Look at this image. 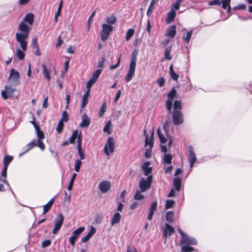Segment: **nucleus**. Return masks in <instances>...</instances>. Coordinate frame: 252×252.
<instances>
[{
	"mask_svg": "<svg viewBox=\"0 0 252 252\" xmlns=\"http://www.w3.org/2000/svg\"><path fill=\"white\" fill-rule=\"evenodd\" d=\"M152 182V176L149 175L146 179L142 178L139 182V186L140 190L142 192L145 191L146 190L150 188Z\"/></svg>",
	"mask_w": 252,
	"mask_h": 252,
	"instance_id": "4",
	"label": "nucleus"
},
{
	"mask_svg": "<svg viewBox=\"0 0 252 252\" xmlns=\"http://www.w3.org/2000/svg\"><path fill=\"white\" fill-rule=\"evenodd\" d=\"M137 55V51H133L132 53L131 56L130 64L136 65Z\"/></svg>",
	"mask_w": 252,
	"mask_h": 252,
	"instance_id": "42",
	"label": "nucleus"
},
{
	"mask_svg": "<svg viewBox=\"0 0 252 252\" xmlns=\"http://www.w3.org/2000/svg\"><path fill=\"white\" fill-rule=\"evenodd\" d=\"M64 220V217L63 214H59L57 217L55 219V226L53 229V234H56L61 228Z\"/></svg>",
	"mask_w": 252,
	"mask_h": 252,
	"instance_id": "7",
	"label": "nucleus"
},
{
	"mask_svg": "<svg viewBox=\"0 0 252 252\" xmlns=\"http://www.w3.org/2000/svg\"><path fill=\"white\" fill-rule=\"evenodd\" d=\"M174 217V212L173 211H167L165 214V219L168 223H171L173 221Z\"/></svg>",
	"mask_w": 252,
	"mask_h": 252,
	"instance_id": "32",
	"label": "nucleus"
},
{
	"mask_svg": "<svg viewBox=\"0 0 252 252\" xmlns=\"http://www.w3.org/2000/svg\"><path fill=\"white\" fill-rule=\"evenodd\" d=\"M96 81L91 78L87 83V90H90L93 85L96 82Z\"/></svg>",
	"mask_w": 252,
	"mask_h": 252,
	"instance_id": "50",
	"label": "nucleus"
},
{
	"mask_svg": "<svg viewBox=\"0 0 252 252\" xmlns=\"http://www.w3.org/2000/svg\"><path fill=\"white\" fill-rule=\"evenodd\" d=\"M111 187V184L110 181H103L98 185V189L102 193H105L109 190Z\"/></svg>",
	"mask_w": 252,
	"mask_h": 252,
	"instance_id": "11",
	"label": "nucleus"
},
{
	"mask_svg": "<svg viewBox=\"0 0 252 252\" xmlns=\"http://www.w3.org/2000/svg\"><path fill=\"white\" fill-rule=\"evenodd\" d=\"M35 146H36L35 141V140L32 141V142H31L30 143H29L27 145V146L28 147V149L25 152H24L23 153L20 154L19 156H21L25 153L28 152L29 150L32 149V148H33Z\"/></svg>",
	"mask_w": 252,
	"mask_h": 252,
	"instance_id": "41",
	"label": "nucleus"
},
{
	"mask_svg": "<svg viewBox=\"0 0 252 252\" xmlns=\"http://www.w3.org/2000/svg\"><path fill=\"white\" fill-rule=\"evenodd\" d=\"M144 196L142 195L139 190H137L134 196V199L136 200H140L144 198Z\"/></svg>",
	"mask_w": 252,
	"mask_h": 252,
	"instance_id": "51",
	"label": "nucleus"
},
{
	"mask_svg": "<svg viewBox=\"0 0 252 252\" xmlns=\"http://www.w3.org/2000/svg\"><path fill=\"white\" fill-rule=\"evenodd\" d=\"M41 139H38L37 141V146L42 150L45 149V146L43 142L41 140Z\"/></svg>",
	"mask_w": 252,
	"mask_h": 252,
	"instance_id": "60",
	"label": "nucleus"
},
{
	"mask_svg": "<svg viewBox=\"0 0 252 252\" xmlns=\"http://www.w3.org/2000/svg\"><path fill=\"white\" fill-rule=\"evenodd\" d=\"M158 0H152L151 1L147 11V15L148 16H149L152 12L154 9V5L158 2Z\"/></svg>",
	"mask_w": 252,
	"mask_h": 252,
	"instance_id": "30",
	"label": "nucleus"
},
{
	"mask_svg": "<svg viewBox=\"0 0 252 252\" xmlns=\"http://www.w3.org/2000/svg\"><path fill=\"white\" fill-rule=\"evenodd\" d=\"M31 28L24 22H21L18 27L17 32L15 34L16 41L20 43V46L23 51H26L28 46L27 39L30 32Z\"/></svg>",
	"mask_w": 252,
	"mask_h": 252,
	"instance_id": "1",
	"label": "nucleus"
},
{
	"mask_svg": "<svg viewBox=\"0 0 252 252\" xmlns=\"http://www.w3.org/2000/svg\"><path fill=\"white\" fill-rule=\"evenodd\" d=\"M175 230L174 228L170 225L168 223H165V228L163 229V236L165 238V243L166 241V239L168 237V234L169 236L171 235L174 232Z\"/></svg>",
	"mask_w": 252,
	"mask_h": 252,
	"instance_id": "13",
	"label": "nucleus"
},
{
	"mask_svg": "<svg viewBox=\"0 0 252 252\" xmlns=\"http://www.w3.org/2000/svg\"><path fill=\"white\" fill-rule=\"evenodd\" d=\"M181 178L176 177L173 179V187L176 191L180 192L181 188Z\"/></svg>",
	"mask_w": 252,
	"mask_h": 252,
	"instance_id": "20",
	"label": "nucleus"
},
{
	"mask_svg": "<svg viewBox=\"0 0 252 252\" xmlns=\"http://www.w3.org/2000/svg\"><path fill=\"white\" fill-rule=\"evenodd\" d=\"M35 131L38 137V139H43L44 138V134L43 132L40 130L39 126H35Z\"/></svg>",
	"mask_w": 252,
	"mask_h": 252,
	"instance_id": "35",
	"label": "nucleus"
},
{
	"mask_svg": "<svg viewBox=\"0 0 252 252\" xmlns=\"http://www.w3.org/2000/svg\"><path fill=\"white\" fill-rule=\"evenodd\" d=\"M121 216L119 212L115 213L111 220V225H114L120 222L121 220Z\"/></svg>",
	"mask_w": 252,
	"mask_h": 252,
	"instance_id": "23",
	"label": "nucleus"
},
{
	"mask_svg": "<svg viewBox=\"0 0 252 252\" xmlns=\"http://www.w3.org/2000/svg\"><path fill=\"white\" fill-rule=\"evenodd\" d=\"M114 145H115V142H114V140L113 138L112 137H108V140H107V143L105 144L104 148V153H105L106 155H109V153L108 152V149H107L108 147L109 148V151L110 153H112L114 152V148H115Z\"/></svg>",
	"mask_w": 252,
	"mask_h": 252,
	"instance_id": "8",
	"label": "nucleus"
},
{
	"mask_svg": "<svg viewBox=\"0 0 252 252\" xmlns=\"http://www.w3.org/2000/svg\"><path fill=\"white\" fill-rule=\"evenodd\" d=\"M8 166V165L3 164V167L1 172L0 178H2L3 179H6L7 170Z\"/></svg>",
	"mask_w": 252,
	"mask_h": 252,
	"instance_id": "47",
	"label": "nucleus"
},
{
	"mask_svg": "<svg viewBox=\"0 0 252 252\" xmlns=\"http://www.w3.org/2000/svg\"><path fill=\"white\" fill-rule=\"evenodd\" d=\"M180 244L181 245L183 244L195 245L197 244V241L195 238L186 234L180 240Z\"/></svg>",
	"mask_w": 252,
	"mask_h": 252,
	"instance_id": "10",
	"label": "nucleus"
},
{
	"mask_svg": "<svg viewBox=\"0 0 252 252\" xmlns=\"http://www.w3.org/2000/svg\"><path fill=\"white\" fill-rule=\"evenodd\" d=\"M136 65L129 64L128 71L126 76L125 80L126 82H129L134 74Z\"/></svg>",
	"mask_w": 252,
	"mask_h": 252,
	"instance_id": "14",
	"label": "nucleus"
},
{
	"mask_svg": "<svg viewBox=\"0 0 252 252\" xmlns=\"http://www.w3.org/2000/svg\"><path fill=\"white\" fill-rule=\"evenodd\" d=\"M1 94L2 97L4 99L6 100L8 99L9 97H11L12 95L9 94H7L5 91L4 90H2L1 92Z\"/></svg>",
	"mask_w": 252,
	"mask_h": 252,
	"instance_id": "57",
	"label": "nucleus"
},
{
	"mask_svg": "<svg viewBox=\"0 0 252 252\" xmlns=\"http://www.w3.org/2000/svg\"><path fill=\"white\" fill-rule=\"evenodd\" d=\"M41 66L43 70V74L44 77L47 79V80L50 81L51 79L50 75V71L47 69L46 65L44 63H43Z\"/></svg>",
	"mask_w": 252,
	"mask_h": 252,
	"instance_id": "29",
	"label": "nucleus"
},
{
	"mask_svg": "<svg viewBox=\"0 0 252 252\" xmlns=\"http://www.w3.org/2000/svg\"><path fill=\"white\" fill-rule=\"evenodd\" d=\"M170 124V121H166L163 125V129L166 135H168V134H170L169 132Z\"/></svg>",
	"mask_w": 252,
	"mask_h": 252,
	"instance_id": "38",
	"label": "nucleus"
},
{
	"mask_svg": "<svg viewBox=\"0 0 252 252\" xmlns=\"http://www.w3.org/2000/svg\"><path fill=\"white\" fill-rule=\"evenodd\" d=\"M222 8L225 9L227 6L230 5L229 0H221Z\"/></svg>",
	"mask_w": 252,
	"mask_h": 252,
	"instance_id": "61",
	"label": "nucleus"
},
{
	"mask_svg": "<svg viewBox=\"0 0 252 252\" xmlns=\"http://www.w3.org/2000/svg\"><path fill=\"white\" fill-rule=\"evenodd\" d=\"M78 129H76L73 132L72 135L69 139V142L70 144H74L76 139L77 138V149L78 153H79V135L78 134Z\"/></svg>",
	"mask_w": 252,
	"mask_h": 252,
	"instance_id": "16",
	"label": "nucleus"
},
{
	"mask_svg": "<svg viewBox=\"0 0 252 252\" xmlns=\"http://www.w3.org/2000/svg\"><path fill=\"white\" fill-rule=\"evenodd\" d=\"M34 18V15L33 13H28L23 19L22 22H24L25 23H27L30 25H32L33 23Z\"/></svg>",
	"mask_w": 252,
	"mask_h": 252,
	"instance_id": "17",
	"label": "nucleus"
},
{
	"mask_svg": "<svg viewBox=\"0 0 252 252\" xmlns=\"http://www.w3.org/2000/svg\"><path fill=\"white\" fill-rule=\"evenodd\" d=\"M246 6L244 4H239L238 5L233 7L234 10H245Z\"/></svg>",
	"mask_w": 252,
	"mask_h": 252,
	"instance_id": "56",
	"label": "nucleus"
},
{
	"mask_svg": "<svg viewBox=\"0 0 252 252\" xmlns=\"http://www.w3.org/2000/svg\"><path fill=\"white\" fill-rule=\"evenodd\" d=\"M173 123L175 126L181 125L184 122V116L181 111L172 112Z\"/></svg>",
	"mask_w": 252,
	"mask_h": 252,
	"instance_id": "6",
	"label": "nucleus"
},
{
	"mask_svg": "<svg viewBox=\"0 0 252 252\" xmlns=\"http://www.w3.org/2000/svg\"><path fill=\"white\" fill-rule=\"evenodd\" d=\"M182 101L180 100H176L174 102L173 111H181Z\"/></svg>",
	"mask_w": 252,
	"mask_h": 252,
	"instance_id": "28",
	"label": "nucleus"
},
{
	"mask_svg": "<svg viewBox=\"0 0 252 252\" xmlns=\"http://www.w3.org/2000/svg\"><path fill=\"white\" fill-rule=\"evenodd\" d=\"M24 51L23 50H21L19 48L17 49L16 50V56L19 60H23L24 59L25 57V54L24 52Z\"/></svg>",
	"mask_w": 252,
	"mask_h": 252,
	"instance_id": "36",
	"label": "nucleus"
},
{
	"mask_svg": "<svg viewBox=\"0 0 252 252\" xmlns=\"http://www.w3.org/2000/svg\"><path fill=\"white\" fill-rule=\"evenodd\" d=\"M77 176V174L76 173H74L73 175H72V176L70 179V182H69V184H68V186H67V189L68 190H71L72 189V187H73V183H74V180L76 178Z\"/></svg>",
	"mask_w": 252,
	"mask_h": 252,
	"instance_id": "48",
	"label": "nucleus"
},
{
	"mask_svg": "<svg viewBox=\"0 0 252 252\" xmlns=\"http://www.w3.org/2000/svg\"><path fill=\"white\" fill-rule=\"evenodd\" d=\"M58 195V194H57L54 197H53L52 199H51L50 200L47 204H46L45 205H44L43 206V207H44L45 208H47V209H48L49 210L51 208V207L55 201V198L57 197Z\"/></svg>",
	"mask_w": 252,
	"mask_h": 252,
	"instance_id": "40",
	"label": "nucleus"
},
{
	"mask_svg": "<svg viewBox=\"0 0 252 252\" xmlns=\"http://www.w3.org/2000/svg\"><path fill=\"white\" fill-rule=\"evenodd\" d=\"M169 73L171 76V78L174 81H177L179 78V75L178 74H176L173 69V65L171 64L169 66Z\"/></svg>",
	"mask_w": 252,
	"mask_h": 252,
	"instance_id": "26",
	"label": "nucleus"
},
{
	"mask_svg": "<svg viewBox=\"0 0 252 252\" xmlns=\"http://www.w3.org/2000/svg\"><path fill=\"white\" fill-rule=\"evenodd\" d=\"M63 126V120H60L58 123V126L56 127V130L58 132V133H60L62 132Z\"/></svg>",
	"mask_w": 252,
	"mask_h": 252,
	"instance_id": "46",
	"label": "nucleus"
},
{
	"mask_svg": "<svg viewBox=\"0 0 252 252\" xmlns=\"http://www.w3.org/2000/svg\"><path fill=\"white\" fill-rule=\"evenodd\" d=\"M90 90H87L83 96V99L82 101V107H84L88 102V97L90 95Z\"/></svg>",
	"mask_w": 252,
	"mask_h": 252,
	"instance_id": "27",
	"label": "nucleus"
},
{
	"mask_svg": "<svg viewBox=\"0 0 252 252\" xmlns=\"http://www.w3.org/2000/svg\"><path fill=\"white\" fill-rule=\"evenodd\" d=\"M189 155L188 156V159L190 162V167L192 168L194 163L196 161V157L195 154L193 151V148L191 145L189 146Z\"/></svg>",
	"mask_w": 252,
	"mask_h": 252,
	"instance_id": "12",
	"label": "nucleus"
},
{
	"mask_svg": "<svg viewBox=\"0 0 252 252\" xmlns=\"http://www.w3.org/2000/svg\"><path fill=\"white\" fill-rule=\"evenodd\" d=\"M113 31V27L111 25L107 24H103L102 25V30L101 31V39L104 41L106 40L109 35L110 33Z\"/></svg>",
	"mask_w": 252,
	"mask_h": 252,
	"instance_id": "5",
	"label": "nucleus"
},
{
	"mask_svg": "<svg viewBox=\"0 0 252 252\" xmlns=\"http://www.w3.org/2000/svg\"><path fill=\"white\" fill-rule=\"evenodd\" d=\"M15 89L12 88L11 86L6 85L5 87V90L4 91H5L7 94H9L12 95L13 93L15 91Z\"/></svg>",
	"mask_w": 252,
	"mask_h": 252,
	"instance_id": "52",
	"label": "nucleus"
},
{
	"mask_svg": "<svg viewBox=\"0 0 252 252\" xmlns=\"http://www.w3.org/2000/svg\"><path fill=\"white\" fill-rule=\"evenodd\" d=\"M102 71V69H97L95 71H94L93 73L92 78L94 79L95 81H97L98 78L100 75L101 72Z\"/></svg>",
	"mask_w": 252,
	"mask_h": 252,
	"instance_id": "37",
	"label": "nucleus"
},
{
	"mask_svg": "<svg viewBox=\"0 0 252 252\" xmlns=\"http://www.w3.org/2000/svg\"><path fill=\"white\" fill-rule=\"evenodd\" d=\"M177 94V91L174 87L167 94V99L166 101V107L169 113H171V109L173 105V101Z\"/></svg>",
	"mask_w": 252,
	"mask_h": 252,
	"instance_id": "3",
	"label": "nucleus"
},
{
	"mask_svg": "<svg viewBox=\"0 0 252 252\" xmlns=\"http://www.w3.org/2000/svg\"><path fill=\"white\" fill-rule=\"evenodd\" d=\"M134 30L133 29H129L126 32V40L128 41L132 36L134 35Z\"/></svg>",
	"mask_w": 252,
	"mask_h": 252,
	"instance_id": "39",
	"label": "nucleus"
},
{
	"mask_svg": "<svg viewBox=\"0 0 252 252\" xmlns=\"http://www.w3.org/2000/svg\"><path fill=\"white\" fill-rule=\"evenodd\" d=\"M192 33V31H189L187 32L186 34L183 36V39L186 43H189Z\"/></svg>",
	"mask_w": 252,
	"mask_h": 252,
	"instance_id": "34",
	"label": "nucleus"
},
{
	"mask_svg": "<svg viewBox=\"0 0 252 252\" xmlns=\"http://www.w3.org/2000/svg\"><path fill=\"white\" fill-rule=\"evenodd\" d=\"M117 20V18L115 15H111L109 17H107L106 19V21L107 22V24L109 25L114 24Z\"/></svg>",
	"mask_w": 252,
	"mask_h": 252,
	"instance_id": "33",
	"label": "nucleus"
},
{
	"mask_svg": "<svg viewBox=\"0 0 252 252\" xmlns=\"http://www.w3.org/2000/svg\"><path fill=\"white\" fill-rule=\"evenodd\" d=\"M105 103H103L100 109H99V113H98V115L99 117H102V115H103L104 113L105 112Z\"/></svg>",
	"mask_w": 252,
	"mask_h": 252,
	"instance_id": "55",
	"label": "nucleus"
},
{
	"mask_svg": "<svg viewBox=\"0 0 252 252\" xmlns=\"http://www.w3.org/2000/svg\"><path fill=\"white\" fill-rule=\"evenodd\" d=\"M157 202H153L150 206V210L154 212L157 210Z\"/></svg>",
	"mask_w": 252,
	"mask_h": 252,
	"instance_id": "64",
	"label": "nucleus"
},
{
	"mask_svg": "<svg viewBox=\"0 0 252 252\" xmlns=\"http://www.w3.org/2000/svg\"><path fill=\"white\" fill-rule=\"evenodd\" d=\"M150 164V163L149 162V161H146L144 163V164L142 166V168L144 172V174L145 176H149V175L152 172V168L150 167H149Z\"/></svg>",
	"mask_w": 252,
	"mask_h": 252,
	"instance_id": "24",
	"label": "nucleus"
},
{
	"mask_svg": "<svg viewBox=\"0 0 252 252\" xmlns=\"http://www.w3.org/2000/svg\"><path fill=\"white\" fill-rule=\"evenodd\" d=\"M68 120V115L66 111H64L62 113V119L60 120H63V122H67Z\"/></svg>",
	"mask_w": 252,
	"mask_h": 252,
	"instance_id": "54",
	"label": "nucleus"
},
{
	"mask_svg": "<svg viewBox=\"0 0 252 252\" xmlns=\"http://www.w3.org/2000/svg\"><path fill=\"white\" fill-rule=\"evenodd\" d=\"M79 237V227L77 228L75 230H74L71 236L69 239V242L70 244L74 246L75 244L77 238Z\"/></svg>",
	"mask_w": 252,
	"mask_h": 252,
	"instance_id": "19",
	"label": "nucleus"
},
{
	"mask_svg": "<svg viewBox=\"0 0 252 252\" xmlns=\"http://www.w3.org/2000/svg\"><path fill=\"white\" fill-rule=\"evenodd\" d=\"M102 219V216L101 215L96 214L95 217L94 221H95V223L99 224L101 222Z\"/></svg>",
	"mask_w": 252,
	"mask_h": 252,
	"instance_id": "63",
	"label": "nucleus"
},
{
	"mask_svg": "<svg viewBox=\"0 0 252 252\" xmlns=\"http://www.w3.org/2000/svg\"><path fill=\"white\" fill-rule=\"evenodd\" d=\"M174 204V201L173 200H167L165 203V208L166 209L171 208Z\"/></svg>",
	"mask_w": 252,
	"mask_h": 252,
	"instance_id": "53",
	"label": "nucleus"
},
{
	"mask_svg": "<svg viewBox=\"0 0 252 252\" xmlns=\"http://www.w3.org/2000/svg\"><path fill=\"white\" fill-rule=\"evenodd\" d=\"M172 159V157L170 154H165L163 158V161L166 164H170Z\"/></svg>",
	"mask_w": 252,
	"mask_h": 252,
	"instance_id": "44",
	"label": "nucleus"
},
{
	"mask_svg": "<svg viewBox=\"0 0 252 252\" xmlns=\"http://www.w3.org/2000/svg\"><path fill=\"white\" fill-rule=\"evenodd\" d=\"M182 2V0H176L175 3L173 4V6L171 7V10H173L174 11L176 12V10L179 9L180 5Z\"/></svg>",
	"mask_w": 252,
	"mask_h": 252,
	"instance_id": "45",
	"label": "nucleus"
},
{
	"mask_svg": "<svg viewBox=\"0 0 252 252\" xmlns=\"http://www.w3.org/2000/svg\"><path fill=\"white\" fill-rule=\"evenodd\" d=\"M96 229L93 226H91V229L90 231L88 233V234L85 237H83L81 239V241L82 242H87L92 237V236L95 233Z\"/></svg>",
	"mask_w": 252,
	"mask_h": 252,
	"instance_id": "21",
	"label": "nucleus"
},
{
	"mask_svg": "<svg viewBox=\"0 0 252 252\" xmlns=\"http://www.w3.org/2000/svg\"><path fill=\"white\" fill-rule=\"evenodd\" d=\"M158 135L159 138V141L161 143V151L166 153L167 152V148L165 145H163L167 142V138L164 136V134L161 131L160 127H158L157 129Z\"/></svg>",
	"mask_w": 252,
	"mask_h": 252,
	"instance_id": "9",
	"label": "nucleus"
},
{
	"mask_svg": "<svg viewBox=\"0 0 252 252\" xmlns=\"http://www.w3.org/2000/svg\"><path fill=\"white\" fill-rule=\"evenodd\" d=\"M20 74L19 72L14 68H12L10 70L8 81L10 82L11 85L16 87L20 84Z\"/></svg>",
	"mask_w": 252,
	"mask_h": 252,
	"instance_id": "2",
	"label": "nucleus"
},
{
	"mask_svg": "<svg viewBox=\"0 0 252 252\" xmlns=\"http://www.w3.org/2000/svg\"><path fill=\"white\" fill-rule=\"evenodd\" d=\"M172 50V46H168L165 50L164 55V58L167 60H170L171 57L170 56V53Z\"/></svg>",
	"mask_w": 252,
	"mask_h": 252,
	"instance_id": "31",
	"label": "nucleus"
},
{
	"mask_svg": "<svg viewBox=\"0 0 252 252\" xmlns=\"http://www.w3.org/2000/svg\"><path fill=\"white\" fill-rule=\"evenodd\" d=\"M37 40L38 39L36 37H34L32 38V48L34 49L36 46H38Z\"/></svg>",
	"mask_w": 252,
	"mask_h": 252,
	"instance_id": "62",
	"label": "nucleus"
},
{
	"mask_svg": "<svg viewBox=\"0 0 252 252\" xmlns=\"http://www.w3.org/2000/svg\"><path fill=\"white\" fill-rule=\"evenodd\" d=\"M13 157L10 155H6L4 157L3 159V164L8 165L13 160Z\"/></svg>",
	"mask_w": 252,
	"mask_h": 252,
	"instance_id": "43",
	"label": "nucleus"
},
{
	"mask_svg": "<svg viewBox=\"0 0 252 252\" xmlns=\"http://www.w3.org/2000/svg\"><path fill=\"white\" fill-rule=\"evenodd\" d=\"M176 27L175 25L170 26L166 30V36L173 38L176 33Z\"/></svg>",
	"mask_w": 252,
	"mask_h": 252,
	"instance_id": "22",
	"label": "nucleus"
},
{
	"mask_svg": "<svg viewBox=\"0 0 252 252\" xmlns=\"http://www.w3.org/2000/svg\"><path fill=\"white\" fill-rule=\"evenodd\" d=\"M111 125V123L110 121L107 122V123L106 124L105 126H104L103 128V131L106 132H108V133H110L109 132V127Z\"/></svg>",
	"mask_w": 252,
	"mask_h": 252,
	"instance_id": "59",
	"label": "nucleus"
},
{
	"mask_svg": "<svg viewBox=\"0 0 252 252\" xmlns=\"http://www.w3.org/2000/svg\"><path fill=\"white\" fill-rule=\"evenodd\" d=\"M193 250V248L189 246H183L182 247V252H191Z\"/></svg>",
	"mask_w": 252,
	"mask_h": 252,
	"instance_id": "49",
	"label": "nucleus"
},
{
	"mask_svg": "<svg viewBox=\"0 0 252 252\" xmlns=\"http://www.w3.org/2000/svg\"><path fill=\"white\" fill-rule=\"evenodd\" d=\"M154 131H153L151 137L150 138L148 137V136H146V137L145 138V146L147 147V146H148L149 148H150V150H152L154 144Z\"/></svg>",
	"mask_w": 252,
	"mask_h": 252,
	"instance_id": "18",
	"label": "nucleus"
},
{
	"mask_svg": "<svg viewBox=\"0 0 252 252\" xmlns=\"http://www.w3.org/2000/svg\"><path fill=\"white\" fill-rule=\"evenodd\" d=\"M51 244V241L50 240H46L42 242L41 244L42 248H46L49 246Z\"/></svg>",
	"mask_w": 252,
	"mask_h": 252,
	"instance_id": "58",
	"label": "nucleus"
},
{
	"mask_svg": "<svg viewBox=\"0 0 252 252\" xmlns=\"http://www.w3.org/2000/svg\"><path fill=\"white\" fill-rule=\"evenodd\" d=\"M176 16V12L174 11V10H171L168 12L167 15V17L166 18V22L167 23H170L171 22H172Z\"/></svg>",
	"mask_w": 252,
	"mask_h": 252,
	"instance_id": "25",
	"label": "nucleus"
},
{
	"mask_svg": "<svg viewBox=\"0 0 252 252\" xmlns=\"http://www.w3.org/2000/svg\"><path fill=\"white\" fill-rule=\"evenodd\" d=\"M91 124V119L86 114H84L82 116V121L80 124V127L83 128L88 127Z\"/></svg>",
	"mask_w": 252,
	"mask_h": 252,
	"instance_id": "15",
	"label": "nucleus"
}]
</instances>
